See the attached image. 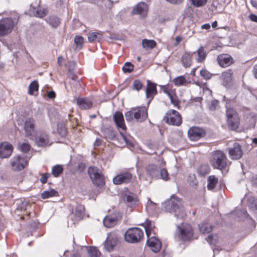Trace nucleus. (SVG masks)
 <instances>
[{
	"label": "nucleus",
	"mask_w": 257,
	"mask_h": 257,
	"mask_svg": "<svg viewBox=\"0 0 257 257\" xmlns=\"http://www.w3.org/2000/svg\"><path fill=\"white\" fill-rule=\"evenodd\" d=\"M165 208L171 213H173L178 219L182 220L186 217V212L182 201L174 195L172 196L168 200Z\"/></svg>",
	"instance_id": "1"
},
{
	"label": "nucleus",
	"mask_w": 257,
	"mask_h": 257,
	"mask_svg": "<svg viewBox=\"0 0 257 257\" xmlns=\"http://www.w3.org/2000/svg\"><path fill=\"white\" fill-rule=\"evenodd\" d=\"M148 110L145 106H140L132 108L125 113L127 121H131L135 119L138 122H143L148 118Z\"/></svg>",
	"instance_id": "2"
},
{
	"label": "nucleus",
	"mask_w": 257,
	"mask_h": 257,
	"mask_svg": "<svg viewBox=\"0 0 257 257\" xmlns=\"http://www.w3.org/2000/svg\"><path fill=\"white\" fill-rule=\"evenodd\" d=\"M210 162L214 168L222 170L226 166V157L224 153L217 150L211 153Z\"/></svg>",
	"instance_id": "3"
},
{
	"label": "nucleus",
	"mask_w": 257,
	"mask_h": 257,
	"mask_svg": "<svg viewBox=\"0 0 257 257\" xmlns=\"http://www.w3.org/2000/svg\"><path fill=\"white\" fill-rule=\"evenodd\" d=\"M125 240L130 243H137L144 237L142 229L139 227H133L128 229L124 235Z\"/></svg>",
	"instance_id": "4"
},
{
	"label": "nucleus",
	"mask_w": 257,
	"mask_h": 257,
	"mask_svg": "<svg viewBox=\"0 0 257 257\" xmlns=\"http://www.w3.org/2000/svg\"><path fill=\"white\" fill-rule=\"evenodd\" d=\"M227 124L228 128L233 131L236 130L239 124L238 114L233 108H228L226 111Z\"/></svg>",
	"instance_id": "5"
},
{
	"label": "nucleus",
	"mask_w": 257,
	"mask_h": 257,
	"mask_svg": "<svg viewBox=\"0 0 257 257\" xmlns=\"http://www.w3.org/2000/svg\"><path fill=\"white\" fill-rule=\"evenodd\" d=\"M88 173L93 183L96 186H102L104 184V179L101 171L97 167H90Z\"/></svg>",
	"instance_id": "6"
},
{
	"label": "nucleus",
	"mask_w": 257,
	"mask_h": 257,
	"mask_svg": "<svg viewBox=\"0 0 257 257\" xmlns=\"http://www.w3.org/2000/svg\"><path fill=\"white\" fill-rule=\"evenodd\" d=\"M164 121L168 124L179 126L182 123L181 116L179 112L174 109L169 110L164 117Z\"/></svg>",
	"instance_id": "7"
},
{
	"label": "nucleus",
	"mask_w": 257,
	"mask_h": 257,
	"mask_svg": "<svg viewBox=\"0 0 257 257\" xmlns=\"http://www.w3.org/2000/svg\"><path fill=\"white\" fill-rule=\"evenodd\" d=\"M28 160L24 156H15L11 160L12 169L14 171H21L27 165Z\"/></svg>",
	"instance_id": "8"
},
{
	"label": "nucleus",
	"mask_w": 257,
	"mask_h": 257,
	"mask_svg": "<svg viewBox=\"0 0 257 257\" xmlns=\"http://www.w3.org/2000/svg\"><path fill=\"white\" fill-rule=\"evenodd\" d=\"M177 230L179 237L183 240H189L193 236V230L190 224H181V225H177Z\"/></svg>",
	"instance_id": "9"
},
{
	"label": "nucleus",
	"mask_w": 257,
	"mask_h": 257,
	"mask_svg": "<svg viewBox=\"0 0 257 257\" xmlns=\"http://www.w3.org/2000/svg\"><path fill=\"white\" fill-rule=\"evenodd\" d=\"M14 26V22L11 18H6L0 21V36L10 33Z\"/></svg>",
	"instance_id": "10"
},
{
	"label": "nucleus",
	"mask_w": 257,
	"mask_h": 257,
	"mask_svg": "<svg viewBox=\"0 0 257 257\" xmlns=\"http://www.w3.org/2000/svg\"><path fill=\"white\" fill-rule=\"evenodd\" d=\"M205 135V131L197 126L192 127L188 131V138L193 141H197L204 137Z\"/></svg>",
	"instance_id": "11"
},
{
	"label": "nucleus",
	"mask_w": 257,
	"mask_h": 257,
	"mask_svg": "<svg viewBox=\"0 0 257 257\" xmlns=\"http://www.w3.org/2000/svg\"><path fill=\"white\" fill-rule=\"evenodd\" d=\"M118 241V236L115 233L111 232L109 233L104 242L105 248L108 251H112L117 245Z\"/></svg>",
	"instance_id": "12"
},
{
	"label": "nucleus",
	"mask_w": 257,
	"mask_h": 257,
	"mask_svg": "<svg viewBox=\"0 0 257 257\" xmlns=\"http://www.w3.org/2000/svg\"><path fill=\"white\" fill-rule=\"evenodd\" d=\"M24 130L26 136L30 138V139H34L35 137V120L32 118H29L26 119L24 125Z\"/></svg>",
	"instance_id": "13"
},
{
	"label": "nucleus",
	"mask_w": 257,
	"mask_h": 257,
	"mask_svg": "<svg viewBox=\"0 0 257 257\" xmlns=\"http://www.w3.org/2000/svg\"><path fill=\"white\" fill-rule=\"evenodd\" d=\"M133 175L128 172H126L115 176L113 179V182L116 185L126 184L131 181Z\"/></svg>",
	"instance_id": "14"
},
{
	"label": "nucleus",
	"mask_w": 257,
	"mask_h": 257,
	"mask_svg": "<svg viewBox=\"0 0 257 257\" xmlns=\"http://www.w3.org/2000/svg\"><path fill=\"white\" fill-rule=\"evenodd\" d=\"M13 151L12 145L8 142H3L0 144V158H7L9 157Z\"/></svg>",
	"instance_id": "15"
},
{
	"label": "nucleus",
	"mask_w": 257,
	"mask_h": 257,
	"mask_svg": "<svg viewBox=\"0 0 257 257\" xmlns=\"http://www.w3.org/2000/svg\"><path fill=\"white\" fill-rule=\"evenodd\" d=\"M157 93L156 84L148 80L146 94L147 98L149 99V103L151 101Z\"/></svg>",
	"instance_id": "16"
},
{
	"label": "nucleus",
	"mask_w": 257,
	"mask_h": 257,
	"mask_svg": "<svg viewBox=\"0 0 257 257\" xmlns=\"http://www.w3.org/2000/svg\"><path fill=\"white\" fill-rule=\"evenodd\" d=\"M147 243L148 245L151 248L152 251L155 252H158L162 246L161 243L159 239L154 236L148 237Z\"/></svg>",
	"instance_id": "17"
},
{
	"label": "nucleus",
	"mask_w": 257,
	"mask_h": 257,
	"mask_svg": "<svg viewBox=\"0 0 257 257\" xmlns=\"http://www.w3.org/2000/svg\"><path fill=\"white\" fill-rule=\"evenodd\" d=\"M219 65L222 67H226L233 63L232 58L228 54H223L219 55L217 58Z\"/></svg>",
	"instance_id": "18"
},
{
	"label": "nucleus",
	"mask_w": 257,
	"mask_h": 257,
	"mask_svg": "<svg viewBox=\"0 0 257 257\" xmlns=\"http://www.w3.org/2000/svg\"><path fill=\"white\" fill-rule=\"evenodd\" d=\"M229 154L232 159H240L242 155V151L240 146L238 143H234L233 147L229 149Z\"/></svg>",
	"instance_id": "19"
},
{
	"label": "nucleus",
	"mask_w": 257,
	"mask_h": 257,
	"mask_svg": "<svg viewBox=\"0 0 257 257\" xmlns=\"http://www.w3.org/2000/svg\"><path fill=\"white\" fill-rule=\"evenodd\" d=\"M148 7L145 3H140L138 4L133 9L132 13L135 15H139L141 17H145L148 12Z\"/></svg>",
	"instance_id": "20"
},
{
	"label": "nucleus",
	"mask_w": 257,
	"mask_h": 257,
	"mask_svg": "<svg viewBox=\"0 0 257 257\" xmlns=\"http://www.w3.org/2000/svg\"><path fill=\"white\" fill-rule=\"evenodd\" d=\"M124 201L127 204V205L130 207H135L139 203V199L137 196L131 192L125 194Z\"/></svg>",
	"instance_id": "21"
},
{
	"label": "nucleus",
	"mask_w": 257,
	"mask_h": 257,
	"mask_svg": "<svg viewBox=\"0 0 257 257\" xmlns=\"http://www.w3.org/2000/svg\"><path fill=\"white\" fill-rule=\"evenodd\" d=\"M113 119L118 128L123 131L126 130V127L124 124L123 115L121 112H116L113 115Z\"/></svg>",
	"instance_id": "22"
},
{
	"label": "nucleus",
	"mask_w": 257,
	"mask_h": 257,
	"mask_svg": "<svg viewBox=\"0 0 257 257\" xmlns=\"http://www.w3.org/2000/svg\"><path fill=\"white\" fill-rule=\"evenodd\" d=\"M77 104L81 109H88L92 107V102L87 98H78L77 100Z\"/></svg>",
	"instance_id": "23"
},
{
	"label": "nucleus",
	"mask_w": 257,
	"mask_h": 257,
	"mask_svg": "<svg viewBox=\"0 0 257 257\" xmlns=\"http://www.w3.org/2000/svg\"><path fill=\"white\" fill-rule=\"evenodd\" d=\"M36 142L38 146L44 147L49 144V140L48 135L45 133H42L36 139Z\"/></svg>",
	"instance_id": "24"
},
{
	"label": "nucleus",
	"mask_w": 257,
	"mask_h": 257,
	"mask_svg": "<svg viewBox=\"0 0 257 257\" xmlns=\"http://www.w3.org/2000/svg\"><path fill=\"white\" fill-rule=\"evenodd\" d=\"M117 222V218L115 216H106L103 221L104 225L107 228H111L114 226Z\"/></svg>",
	"instance_id": "25"
},
{
	"label": "nucleus",
	"mask_w": 257,
	"mask_h": 257,
	"mask_svg": "<svg viewBox=\"0 0 257 257\" xmlns=\"http://www.w3.org/2000/svg\"><path fill=\"white\" fill-rule=\"evenodd\" d=\"M192 54L191 53L186 52L181 57V63L185 68L190 67L192 64L191 57Z\"/></svg>",
	"instance_id": "26"
},
{
	"label": "nucleus",
	"mask_w": 257,
	"mask_h": 257,
	"mask_svg": "<svg viewBox=\"0 0 257 257\" xmlns=\"http://www.w3.org/2000/svg\"><path fill=\"white\" fill-rule=\"evenodd\" d=\"M142 47L146 50H152L157 46L156 42L154 40L144 39L142 42Z\"/></svg>",
	"instance_id": "27"
},
{
	"label": "nucleus",
	"mask_w": 257,
	"mask_h": 257,
	"mask_svg": "<svg viewBox=\"0 0 257 257\" xmlns=\"http://www.w3.org/2000/svg\"><path fill=\"white\" fill-rule=\"evenodd\" d=\"M192 54H197L196 61L198 63L203 62L207 56V53L203 47H200L196 52H194Z\"/></svg>",
	"instance_id": "28"
},
{
	"label": "nucleus",
	"mask_w": 257,
	"mask_h": 257,
	"mask_svg": "<svg viewBox=\"0 0 257 257\" xmlns=\"http://www.w3.org/2000/svg\"><path fill=\"white\" fill-rule=\"evenodd\" d=\"M146 171L152 178H156L158 176L159 168L155 165H149L146 168Z\"/></svg>",
	"instance_id": "29"
},
{
	"label": "nucleus",
	"mask_w": 257,
	"mask_h": 257,
	"mask_svg": "<svg viewBox=\"0 0 257 257\" xmlns=\"http://www.w3.org/2000/svg\"><path fill=\"white\" fill-rule=\"evenodd\" d=\"M153 222L150 220H146L145 229L148 237H149L152 233L155 234Z\"/></svg>",
	"instance_id": "30"
},
{
	"label": "nucleus",
	"mask_w": 257,
	"mask_h": 257,
	"mask_svg": "<svg viewBox=\"0 0 257 257\" xmlns=\"http://www.w3.org/2000/svg\"><path fill=\"white\" fill-rule=\"evenodd\" d=\"M173 82L176 86H186L190 83L186 80L184 76H180L175 78Z\"/></svg>",
	"instance_id": "31"
},
{
	"label": "nucleus",
	"mask_w": 257,
	"mask_h": 257,
	"mask_svg": "<svg viewBox=\"0 0 257 257\" xmlns=\"http://www.w3.org/2000/svg\"><path fill=\"white\" fill-rule=\"evenodd\" d=\"M218 178L214 176H210L208 177L207 188L208 190L213 189L218 183Z\"/></svg>",
	"instance_id": "32"
},
{
	"label": "nucleus",
	"mask_w": 257,
	"mask_h": 257,
	"mask_svg": "<svg viewBox=\"0 0 257 257\" xmlns=\"http://www.w3.org/2000/svg\"><path fill=\"white\" fill-rule=\"evenodd\" d=\"M58 195V193L54 189H51L49 190L45 191L41 194L42 198L45 199L50 197L57 196Z\"/></svg>",
	"instance_id": "33"
},
{
	"label": "nucleus",
	"mask_w": 257,
	"mask_h": 257,
	"mask_svg": "<svg viewBox=\"0 0 257 257\" xmlns=\"http://www.w3.org/2000/svg\"><path fill=\"white\" fill-rule=\"evenodd\" d=\"M103 35L99 33L93 32L89 34L88 36L89 42H92L95 40L99 42L102 39Z\"/></svg>",
	"instance_id": "34"
},
{
	"label": "nucleus",
	"mask_w": 257,
	"mask_h": 257,
	"mask_svg": "<svg viewBox=\"0 0 257 257\" xmlns=\"http://www.w3.org/2000/svg\"><path fill=\"white\" fill-rule=\"evenodd\" d=\"M39 89V84L36 80L32 81L29 86V93L33 95H35V92H37Z\"/></svg>",
	"instance_id": "35"
},
{
	"label": "nucleus",
	"mask_w": 257,
	"mask_h": 257,
	"mask_svg": "<svg viewBox=\"0 0 257 257\" xmlns=\"http://www.w3.org/2000/svg\"><path fill=\"white\" fill-rule=\"evenodd\" d=\"M87 248L89 257H100V252L96 247L91 246Z\"/></svg>",
	"instance_id": "36"
},
{
	"label": "nucleus",
	"mask_w": 257,
	"mask_h": 257,
	"mask_svg": "<svg viewBox=\"0 0 257 257\" xmlns=\"http://www.w3.org/2000/svg\"><path fill=\"white\" fill-rule=\"evenodd\" d=\"M212 226L208 223H202L199 226V230L203 233H207L212 230Z\"/></svg>",
	"instance_id": "37"
},
{
	"label": "nucleus",
	"mask_w": 257,
	"mask_h": 257,
	"mask_svg": "<svg viewBox=\"0 0 257 257\" xmlns=\"http://www.w3.org/2000/svg\"><path fill=\"white\" fill-rule=\"evenodd\" d=\"M84 207L83 206L79 205L75 209V216L77 219H81L84 215Z\"/></svg>",
	"instance_id": "38"
},
{
	"label": "nucleus",
	"mask_w": 257,
	"mask_h": 257,
	"mask_svg": "<svg viewBox=\"0 0 257 257\" xmlns=\"http://www.w3.org/2000/svg\"><path fill=\"white\" fill-rule=\"evenodd\" d=\"M63 168L62 165H56L53 167L52 169V173L55 177H59L62 173Z\"/></svg>",
	"instance_id": "39"
},
{
	"label": "nucleus",
	"mask_w": 257,
	"mask_h": 257,
	"mask_svg": "<svg viewBox=\"0 0 257 257\" xmlns=\"http://www.w3.org/2000/svg\"><path fill=\"white\" fill-rule=\"evenodd\" d=\"M232 71L230 69L223 72L222 76L224 81L226 82L227 83H230L232 80Z\"/></svg>",
	"instance_id": "40"
},
{
	"label": "nucleus",
	"mask_w": 257,
	"mask_h": 257,
	"mask_svg": "<svg viewBox=\"0 0 257 257\" xmlns=\"http://www.w3.org/2000/svg\"><path fill=\"white\" fill-rule=\"evenodd\" d=\"M48 23L53 28H56L59 25L60 22L58 18L52 16L49 18Z\"/></svg>",
	"instance_id": "41"
},
{
	"label": "nucleus",
	"mask_w": 257,
	"mask_h": 257,
	"mask_svg": "<svg viewBox=\"0 0 257 257\" xmlns=\"http://www.w3.org/2000/svg\"><path fill=\"white\" fill-rule=\"evenodd\" d=\"M210 171L209 167L208 165H201L198 168V172L201 176H205L208 174Z\"/></svg>",
	"instance_id": "42"
},
{
	"label": "nucleus",
	"mask_w": 257,
	"mask_h": 257,
	"mask_svg": "<svg viewBox=\"0 0 257 257\" xmlns=\"http://www.w3.org/2000/svg\"><path fill=\"white\" fill-rule=\"evenodd\" d=\"M119 133L120 135V139L123 140L124 141L126 145H127V146L130 147H133V144L132 141L130 140V136H126L121 132H120Z\"/></svg>",
	"instance_id": "43"
},
{
	"label": "nucleus",
	"mask_w": 257,
	"mask_h": 257,
	"mask_svg": "<svg viewBox=\"0 0 257 257\" xmlns=\"http://www.w3.org/2000/svg\"><path fill=\"white\" fill-rule=\"evenodd\" d=\"M74 41L76 47L79 49H81L84 42L83 38L81 36H76L75 37Z\"/></svg>",
	"instance_id": "44"
},
{
	"label": "nucleus",
	"mask_w": 257,
	"mask_h": 257,
	"mask_svg": "<svg viewBox=\"0 0 257 257\" xmlns=\"http://www.w3.org/2000/svg\"><path fill=\"white\" fill-rule=\"evenodd\" d=\"M134 65L131 62H126L122 67V70L124 73H131L134 70Z\"/></svg>",
	"instance_id": "45"
},
{
	"label": "nucleus",
	"mask_w": 257,
	"mask_h": 257,
	"mask_svg": "<svg viewBox=\"0 0 257 257\" xmlns=\"http://www.w3.org/2000/svg\"><path fill=\"white\" fill-rule=\"evenodd\" d=\"M207 241L210 244H215L218 240V237L215 235H210L206 238Z\"/></svg>",
	"instance_id": "46"
},
{
	"label": "nucleus",
	"mask_w": 257,
	"mask_h": 257,
	"mask_svg": "<svg viewBox=\"0 0 257 257\" xmlns=\"http://www.w3.org/2000/svg\"><path fill=\"white\" fill-rule=\"evenodd\" d=\"M200 74L205 79H209L212 76V74L206 69L201 70L200 71Z\"/></svg>",
	"instance_id": "47"
},
{
	"label": "nucleus",
	"mask_w": 257,
	"mask_h": 257,
	"mask_svg": "<svg viewBox=\"0 0 257 257\" xmlns=\"http://www.w3.org/2000/svg\"><path fill=\"white\" fill-rule=\"evenodd\" d=\"M193 5L197 7H201L205 5L207 0H190Z\"/></svg>",
	"instance_id": "48"
},
{
	"label": "nucleus",
	"mask_w": 257,
	"mask_h": 257,
	"mask_svg": "<svg viewBox=\"0 0 257 257\" xmlns=\"http://www.w3.org/2000/svg\"><path fill=\"white\" fill-rule=\"evenodd\" d=\"M48 11L46 9H40L36 11L35 15L39 18H43L47 15Z\"/></svg>",
	"instance_id": "49"
},
{
	"label": "nucleus",
	"mask_w": 257,
	"mask_h": 257,
	"mask_svg": "<svg viewBox=\"0 0 257 257\" xmlns=\"http://www.w3.org/2000/svg\"><path fill=\"white\" fill-rule=\"evenodd\" d=\"M21 151L22 152L27 153L30 149V146L28 143H23L20 147Z\"/></svg>",
	"instance_id": "50"
},
{
	"label": "nucleus",
	"mask_w": 257,
	"mask_h": 257,
	"mask_svg": "<svg viewBox=\"0 0 257 257\" xmlns=\"http://www.w3.org/2000/svg\"><path fill=\"white\" fill-rule=\"evenodd\" d=\"M133 86L134 89L139 90L142 88L143 84L140 81L136 80L133 83Z\"/></svg>",
	"instance_id": "51"
},
{
	"label": "nucleus",
	"mask_w": 257,
	"mask_h": 257,
	"mask_svg": "<svg viewBox=\"0 0 257 257\" xmlns=\"http://www.w3.org/2000/svg\"><path fill=\"white\" fill-rule=\"evenodd\" d=\"M160 175L161 178L164 180L168 179V173L166 170L163 169L160 170Z\"/></svg>",
	"instance_id": "52"
},
{
	"label": "nucleus",
	"mask_w": 257,
	"mask_h": 257,
	"mask_svg": "<svg viewBox=\"0 0 257 257\" xmlns=\"http://www.w3.org/2000/svg\"><path fill=\"white\" fill-rule=\"evenodd\" d=\"M161 90L163 92V93L166 94L169 97L173 95L169 91L168 87L166 85L162 86Z\"/></svg>",
	"instance_id": "53"
},
{
	"label": "nucleus",
	"mask_w": 257,
	"mask_h": 257,
	"mask_svg": "<svg viewBox=\"0 0 257 257\" xmlns=\"http://www.w3.org/2000/svg\"><path fill=\"white\" fill-rule=\"evenodd\" d=\"M50 175V174L48 173L43 174L40 179L41 182L42 184H45L47 182V179L49 177Z\"/></svg>",
	"instance_id": "54"
},
{
	"label": "nucleus",
	"mask_w": 257,
	"mask_h": 257,
	"mask_svg": "<svg viewBox=\"0 0 257 257\" xmlns=\"http://www.w3.org/2000/svg\"><path fill=\"white\" fill-rule=\"evenodd\" d=\"M68 76L73 80L76 79V75L74 73V70H71L70 68L68 69Z\"/></svg>",
	"instance_id": "55"
},
{
	"label": "nucleus",
	"mask_w": 257,
	"mask_h": 257,
	"mask_svg": "<svg viewBox=\"0 0 257 257\" xmlns=\"http://www.w3.org/2000/svg\"><path fill=\"white\" fill-rule=\"evenodd\" d=\"M169 98L171 103L173 104L174 106H177L178 104V101L176 96L172 95Z\"/></svg>",
	"instance_id": "56"
},
{
	"label": "nucleus",
	"mask_w": 257,
	"mask_h": 257,
	"mask_svg": "<svg viewBox=\"0 0 257 257\" xmlns=\"http://www.w3.org/2000/svg\"><path fill=\"white\" fill-rule=\"evenodd\" d=\"M218 104V101L217 100H213L211 102V105L210 106V109L212 110H215L216 108V106Z\"/></svg>",
	"instance_id": "57"
},
{
	"label": "nucleus",
	"mask_w": 257,
	"mask_h": 257,
	"mask_svg": "<svg viewBox=\"0 0 257 257\" xmlns=\"http://www.w3.org/2000/svg\"><path fill=\"white\" fill-rule=\"evenodd\" d=\"M167 2L170 3V4H173V5H180L181 4L184 0H166Z\"/></svg>",
	"instance_id": "58"
},
{
	"label": "nucleus",
	"mask_w": 257,
	"mask_h": 257,
	"mask_svg": "<svg viewBox=\"0 0 257 257\" xmlns=\"http://www.w3.org/2000/svg\"><path fill=\"white\" fill-rule=\"evenodd\" d=\"M68 69L69 68H70L71 70H74L75 66V63L73 61L72 62H69L68 64L66 65Z\"/></svg>",
	"instance_id": "59"
},
{
	"label": "nucleus",
	"mask_w": 257,
	"mask_h": 257,
	"mask_svg": "<svg viewBox=\"0 0 257 257\" xmlns=\"http://www.w3.org/2000/svg\"><path fill=\"white\" fill-rule=\"evenodd\" d=\"M252 74L254 76V77L257 79V64H255L254 65L252 70Z\"/></svg>",
	"instance_id": "60"
},
{
	"label": "nucleus",
	"mask_w": 257,
	"mask_h": 257,
	"mask_svg": "<svg viewBox=\"0 0 257 257\" xmlns=\"http://www.w3.org/2000/svg\"><path fill=\"white\" fill-rule=\"evenodd\" d=\"M48 97L50 99H53L56 97V94L54 91H51L48 93Z\"/></svg>",
	"instance_id": "61"
},
{
	"label": "nucleus",
	"mask_w": 257,
	"mask_h": 257,
	"mask_svg": "<svg viewBox=\"0 0 257 257\" xmlns=\"http://www.w3.org/2000/svg\"><path fill=\"white\" fill-rule=\"evenodd\" d=\"M182 38L178 36L175 38V43L174 44L175 46L178 45L180 42L182 40Z\"/></svg>",
	"instance_id": "62"
},
{
	"label": "nucleus",
	"mask_w": 257,
	"mask_h": 257,
	"mask_svg": "<svg viewBox=\"0 0 257 257\" xmlns=\"http://www.w3.org/2000/svg\"><path fill=\"white\" fill-rule=\"evenodd\" d=\"M58 132L62 136H64L66 134V130L64 127H61L58 129Z\"/></svg>",
	"instance_id": "63"
},
{
	"label": "nucleus",
	"mask_w": 257,
	"mask_h": 257,
	"mask_svg": "<svg viewBox=\"0 0 257 257\" xmlns=\"http://www.w3.org/2000/svg\"><path fill=\"white\" fill-rule=\"evenodd\" d=\"M250 18L252 21L257 22V16L253 14L250 15Z\"/></svg>",
	"instance_id": "64"
}]
</instances>
